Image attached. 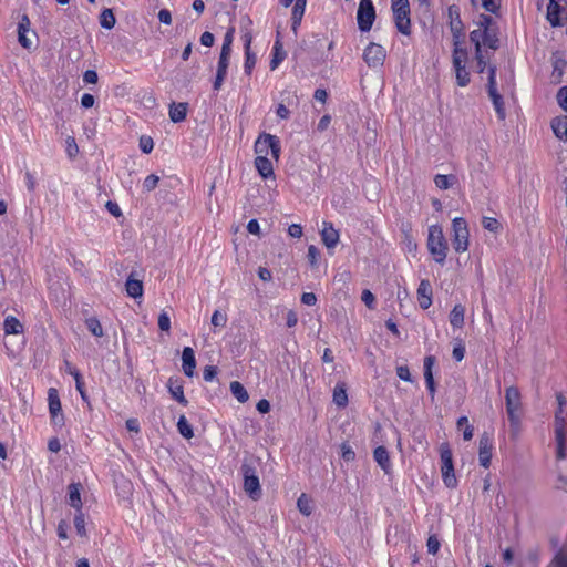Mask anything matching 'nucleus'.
<instances>
[{"instance_id":"nucleus-54","label":"nucleus","mask_w":567,"mask_h":567,"mask_svg":"<svg viewBox=\"0 0 567 567\" xmlns=\"http://www.w3.org/2000/svg\"><path fill=\"white\" fill-rule=\"evenodd\" d=\"M482 7L491 12V13H497L498 9H499V4L497 3L496 0H482Z\"/></svg>"},{"instance_id":"nucleus-51","label":"nucleus","mask_w":567,"mask_h":567,"mask_svg":"<svg viewBox=\"0 0 567 567\" xmlns=\"http://www.w3.org/2000/svg\"><path fill=\"white\" fill-rule=\"evenodd\" d=\"M227 322L226 315L221 313L218 310H215L212 316V324L215 327H224Z\"/></svg>"},{"instance_id":"nucleus-29","label":"nucleus","mask_w":567,"mask_h":567,"mask_svg":"<svg viewBox=\"0 0 567 567\" xmlns=\"http://www.w3.org/2000/svg\"><path fill=\"white\" fill-rule=\"evenodd\" d=\"M465 309L462 305H455L450 313V323L453 328H462L464 324Z\"/></svg>"},{"instance_id":"nucleus-64","label":"nucleus","mask_w":567,"mask_h":567,"mask_svg":"<svg viewBox=\"0 0 567 567\" xmlns=\"http://www.w3.org/2000/svg\"><path fill=\"white\" fill-rule=\"evenodd\" d=\"M301 302L306 306H315L317 302V297L312 292H303L301 296Z\"/></svg>"},{"instance_id":"nucleus-59","label":"nucleus","mask_w":567,"mask_h":567,"mask_svg":"<svg viewBox=\"0 0 567 567\" xmlns=\"http://www.w3.org/2000/svg\"><path fill=\"white\" fill-rule=\"evenodd\" d=\"M482 224H483L484 228H486L491 231H495L499 226L497 219L492 218V217H484Z\"/></svg>"},{"instance_id":"nucleus-2","label":"nucleus","mask_w":567,"mask_h":567,"mask_svg":"<svg viewBox=\"0 0 567 567\" xmlns=\"http://www.w3.org/2000/svg\"><path fill=\"white\" fill-rule=\"evenodd\" d=\"M241 474L244 477V489L252 499H259L261 487L257 474V460L254 457L245 458L241 464Z\"/></svg>"},{"instance_id":"nucleus-3","label":"nucleus","mask_w":567,"mask_h":567,"mask_svg":"<svg viewBox=\"0 0 567 567\" xmlns=\"http://www.w3.org/2000/svg\"><path fill=\"white\" fill-rule=\"evenodd\" d=\"M506 412L512 432L516 435L520 427L522 396L516 386H508L505 390Z\"/></svg>"},{"instance_id":"nucleus-7","label":"nucleus","mask_w":567,"mask_h":567,"mask_svg":"<svg viewBox=\"0 0 567 567\" xmlns=\"http://www.w3.org/2000/svg\"><path fill=\"white\" fill-rule=\"evenodd\" d=\"M440 454L442 463L441 472L443 482L446 487L454 488L457 484V481L454 473L452 452L447 444H443L441 446Z\"/></svg>"},{"instance_id":"nucleus-37","label":"nucleus","mask_w":567,"mask_h":567,"mask_svg":"<svg viewBox=\"0 0 567 567\" xmlns=\"http://www.w3.org/2000/svg\"><path fill=\"white\" fill-rule=\"evenodd\" d=\"M483 44L489 49L496 50L498 48V38L494 29L483 30Z\"/></svg>"},{"instance_id":"nucleus-8","label":"nucleus","mask_w":567,"mask_h":567,"mask_svg":"<svg viewBox=\"0 0 567 567\" xmlns=\"http://www.w3.org/2000/svg\"><path fill=\"white\" fill-rule=\"evenodd\" d=\"M280 141L276 135L264 133L255 143V152L257 156H268L269 152L275 159L279 158L280 155Z\"/></svg>"},{"instance_id":"nucleus-56","label":"nucleus","mask_w":567,"mask_h":567,"mask_svg":"<svg viewBox=\"0 0 567 567\" xmlns=\"http://www.w3.org/2000/svg\"><path fill=\"white\" fill-rule=\"evenodd\" d=\"M99 80V75L94 70H86L83 74V81L86 84H95Z\"/></svg>"},{"instance_id":"nucleus-40","label":"nucleus","mask_w":567,"mask_h":567,"mask_svg":"<svg viewBox=\"0 0 567 567\" xmlns=\"http://www.w3.org/2000/svg\"><path fill=\"white\" fill-rule=\"evenodd\" d=\"M483 30L481 28L473 30L470 33L471 42L475 45V55H480V51L482 50V43H483Z\"/></svg>"},{"instance_id":"nucleus-30","label":"nucleus","mask_w":567,"mask_h":567,"mask_svg":"<svg viewBox=\"0 0 567 567\" xmlns=\"http://www.w3.org/2000/svg\"><path fill=\"white\" fill-rule=\"evenodd\" d=\"M306 3L307 2H300V1L296 0V3L293 6V8H292V16H291L292 25H291V29L295 32L297 31V28L300 25V22L302 20L303 14H305Z\"/></svg>"},{"instance_id":"nucleus-10","label":"nucleus","mask_w":567,"mask_h":567,"mask_svg":"<svg viewBox=\"0 0 567 567\" xmlns=\"http://www.w3.org/2000/svg\"><path fill=\"white\" fill-rule=\"evenodd\" d=\"M375 20V9L372 0H360L357 11L358 28L361 32L371 30Z\"/></svg>"},{"instance_id":"nucleus-6","label":"nucleus","mask_w":567,"mask_h":567,"mask_svg":"<svg viewBox=\"0 0 567 567\" xmlns=\"http://www.w3.org/2000/svg\"><path fill=\"white\" fill-rule=\"evenodd\" d=\"M391 8L398 31L404 35H410L411 20L409 1H393L391 2Z\"/></svg>"},{"instance_id":"nucleus-33","label":"nucleus","mask_w":567,"mask_h":567,"mask_svg":"<svg viewBox=\"0 0 567 567\" xmlns=\"http://www.w3.org/2000/svg\"><path fill=\"white\" fill-rule=\"evenodd\" d=\"M551 128L559 140L567 138V120L554 118Z\"/></svg>"},{"instance_id":"nucleus-16","label":"nucleus","mask_w":567,"mask_h":567,"mask_svg":"<svg viewBox=\"0 0 567 567\" xmlns=\"http://www.w3.org/2000/svg\"><path fill=\"white\" fill-rule=\"evenodd\" d=\"M417 300L422 309H427L432 305V286L427 279L421 280L417 288Z\"/></svg>"},{"instance_id":"nucleus-43","label":"nucleus","mask_w":567,"mask_h":567,"mask_svg":"<svg viewBox=\"0 0 567 567\" xmlns=\"http://www.w3.org/2000/svg\"><path fill=\"white\" fill-rule=\"evenodd\" d=\"M74 527H75L79 536H81V537L86 536L85 519H84V514L82 513V511H78V513L74 517Z\"/></svg>"},{"instance_id":"nucleus-5","label":"nucleus","mask_w":567,"mask_h":567,"mask_svg":"<svg viewBox=\"0 0 567 567\" xmlns=\"http://www.w3.org/2000/svg\"><path fill=\"white\" fill-rule=\"evenodd\" d=\"M452 231H453V248L456 252H465L468 249V238L470 231L467 227V223L462 217H456L452 220Z\"/></svg>"},{"instance_id":"nucleus-38","label":"nucleus","mask_w":567,"mask_h":567,"mask_svg":"<svg viewBox=\"0 0 567 567\" xmlns=\"http://www.w3.org/2000/svg\"><path fill=\"white\" fill-rule=\"evenodd\" d=\"M549 567H567V545L557 551Z\"/></svg>"},{"instance_id":"nucleus-11","label":"nucleus","mask_w":567,"mask_h":567,"mask_svg":"<svg viewBox=\"0 0 567 567\" xmlns=\"http://www.w3.org/2000/svg\"><path fill=\"white\" fill-rule=\"evenodd\" d=\"M487 91H488V95L493 102V105H494V109H495V112H496L498 118L504 120L506 113H505L503 96L498 93L497 87H496V68L495 66L488 68Z\"/></svg>"},{"instance_id":"nucleus-12","label":"nucleus","mask_w":567,"mask_h":567,"mask_svg":"<svg viewBox=\"0 0 567 567\" xmlns=\"http://www.w3.org/2000/svg\"><path fill=\"white\" fill-rule=\"evenodd\" d=\"M385 50L382 45L371 42L363 51V60L369 68H379L385 60Z\"/></svg>"},{"instance_id":"nucleus-39","label":"nucleus","mask_w":567,"mask_h":567,"mask_svg":"<svg viewBox=\"0 0 567 567\" xmlns=\"http://www.w3.org/2000/svg\"><path fill=\"white\" fill-rule=\"evenodd\" d=\"M85 324L87 330L95 337H102L103 336V328L100 323V321L95 318H87L85 320Z\"/></svg>"},{"instance_id":"nucleus-22","label":"nucleus","mask_w":567,"mask_h":567,"mask_svg":"<svg viewBox=\"0 0 567 567\" xmlns=\"http://www.w3.org/2000/svg\"><path fill=\"white\" fill-rule=\"evenodd\" d=\"M333 403L338 408H346L348 405L347 385L344 382H338L333 389Z\"/></svg>"},{"instance_id":"nucleus-1","label":"nucleus","mask_w":567,"mask_h":567,"mask_svg":"<svg viewBox=\"0 0 567 567\" xmlns=\"http://www.w3.org/2000/svg\"><path fill=\"white\" fill-rule=\"evenodd\" d=\"M427 249L435 262L443 265L447 256V241L440 225L429 227Z\"/></svg>"},{"instance_id":"nucleus-61","label":"nucleus","mask_w":567,"mask_h":567,"mask_svg":"<svg viewBox=\"0 0 567 567\" xmlns=\"http://www.w3.org/2000/svg\"><path fill=\"white\" fill-rule=\"evenodd\" d=\"M214 41H215V37L212 32L209 31H205L202 35H200V43L204 45V47H212L214 44Z\"/></svg>"},{"instance_id":"nucleus-55","label":"nucleus","mask_w":567,"mask_h":567,"mask_svg":"<svg viewBox=\"0 0 567 567\" xmlns=\"http://www.w3.org/2000/svg\"><path fill=\"white\" fill-rule=\"evenodd\" d=\"M557 101L559 105L567 112V86L559 89L557 93Z\"/></svg>"},{"instance_id":"nucleus-18","label":"nucleus","mask_w":567,"mask_h":567,"mask_svg":"<svg viewBox=\"0 0 567 567\" xmlns=\"http://www.w3.org/2000/svg\"><path fill=\"white\" fill-rule=\"evenodd\" d=\"M183 371L187 377H193L196 368L194 350L185 347L182 352Z\"/></svg>"},{"instance_id":"nucleus-45","label":"nucleus","mask_w":567,"mask_h":567,"mask_svg":"<svg viewBox=\"0 0 567 567\" xmlns=\"http://www.w3.org/2000/svg\"><path fill=\"white\" fill-rule=\"evenodd\" d=\"M340 449H341V457L346 462H352L355 458V453L350 444L342 443Z\"/></svg>"},{"instance_id":"nucleus-49","label":"nucleus","mask_w":567,"mask_h":567,"mask_svg":"<svg viewBox=\"0 0 567 567\" xmlns=\"http://www.w3.org/2000/svg\"><path fill=\"white\" fill-rule=\"evenodd\" d=\"M493 24H494V20L492 17H489L487 14H481L478 17L477 25L482 30H491V29H493Z\"/></svg>"},{"instance_id":"nucleus-19","label":"nucleus","mask_w":567,"mask_h":567,"mask_svg":"<svg viewBox=\"0 0 567 567\" xmlns=\"http://www.w3.org/2000/svg\"><path fill=\"white\" fill-rule=\"evenodd\" d=\"M188 104L185 102L172 103L169 105L168 115L173 123H181L186 118Z\"/></svg>"},{"instance_id":"nucleus-57","label":"nucleus","mask_w":567,"mask_h":567,"mask_svg":"<svg viewBox=\"0 0 567 567\" xmlns=\"http://www.w3.org/2000/svg\"><path fill=\"white\" fill-rule=\"evenodd\" d=\"M396 374L403 381H408V382L412 381L410 370H409V368L406 365L398 367L396 368Z\"/></svg>"},{"instance_id":"nucleus-42","label":"nucleus","mask_w":567,"mask_h":567,"mask_svg":"<svg viewBox=\"0 0 567 567\" xmlns=\"http://www.w3.org/2000/svg\"><path fill=\"white\" fill-rule=\"evenodd\" d=\"M257 62L256 54L252 51H245L244 71L250 75Z\"/></svg>"},{"instance_id":"nucleus-26","label":"nucleus","mask_w":567,"mask_h":567,"mask_svg":"<svg viewBox=\"0 0 567 567\" xmlns=\"http://www.w3.org/2000/svg\"><path fill=\"white\" fill-rule=\"evenodd\" d=\"M3 330L6 334H19L23 332V326L13 316H8L3 322Z\"/></svg>"},{"instance_id":"nucleus-31","label":"nucleus","mask_w":567,"mask_h":567,"mask_svg":"<svg viewBox=\"0 0 567 567\" xmlns=\"http://www.w3.org/2000/svg\"><path fill=\"white\" fill-rule=\"evenodd\" d=\"M230 392L237 399V401L240 402V403H245L249 399L247 390L238 381H233L230 383Z\"/></svg>"},{"instance_id":"nucleus-48","label":"nucleus","mask_w":567,"mask_h":567,"mask_svg":"<svg viewBox=\"0 0 567 567\" xmlns=\"http://www.w3.org/2000/svg\"><path fill=\"white\" fill-rule=\"evenodd\" d=\"M65 143H66V153H68L69 157H71V158L75 157L79 153V147L75 142V138L72 136H69L66 138Z\"/></svg>"},{"instance_id":"nucleus-62","label":"nucleus","mask_w":567,"mask_h":567,"mask_svg":"<svg viewBox=\"0 0 567 567\" xmlns=\"http://www.w3.org/2000/svg\"><path fill=\"white\" fill-rule=\"evenodd\" d=\"M95 103V97L90 94V93H84L81 97V105L84 107V109H90L94 105Z\"/></svg>"},{"instance_id":"nucleus-32","label":"nucleus","mask_w":567,"mask_h":567,"mask_svg":"<svg viewBox=\"0 0 567 567\" xmlns=\"http://www.w3.org/2000/svg\"><path fill=\"white\" fill-rule=\"evenodd\" d=\"M116 23V19H115V16L112 11V9H104L101 14H100V24L102 28L106 29V30H111L114 28Z\"/></svg>"},{"instance_id":"nucleus-23","label":"nucleus","mask_w":567,"mask_h":567,"mask_svg":"<svg viewBox=\"0 0 567 567\" xmlns=\"http://www.w3.org/2000/svg\"><path fill=\"white\" fill-rule=\"evenodd\" d=\"M373 457L375 462L380 465V467L388 473L389 470L391 468V462L388 450L384 446H378L373 452Z\"/></svg>"},{"instance_id":"nucleus-63","label":"nucleus","mask_w":567,"mask_h":567,"mask_svg":"<svg viewBox=\"0 0 567 567\" xmlns=\"http://www.w3.org/2000/svg\"><path fill=\"white\" fill-rule=\"evenodd\" d=\"M362 301L365 303L367 307L373 308L374 303V296L370 290H363L361 296Z\"/></svg>"},{"instance_id":"nucleus-41","label":"nucleus","mask_w":567,"mask_h":567,"mask_svg":"<svg viewBox=\"0 0 567 567\" xmlns=\"http://www.w3.org/2000/svg\"><path fill=\"white\" fill-rule=\"evenodd\" d=\"M556 441H557V458L563 460L565 458V450H564V443H565V434L563 433V429L558 427L555 430Z\"/></svg>"},{"instance_id":"nucleus-13","label":"nucleus","mask_w":567,"mask_h":567,"mask_svg":"<svg viewBox=\"0 0 567 567\" xmlns=\"http://www.w3.org/2000/svg\"><path fill=\"white\" fill-rule=\"evenodd\" d=\"M492 451H493V441L488 433L484 432L480 436V446H478V462L480 465L488 468L492 460Z\"/></svg>"},{"instance_id":"nucleus-14","label":"nucleus","mask_w":567,"mask_h":567,"mask_svg":"<svg viewBox=\"0 0 567 567\" xmlns=\"http://www.w3.org/2000/svg\"><path fill=\"white\" fill-rule=\"evenodd\" d=\"M48 404L49 412L54 424L61 425L63 423V416L60 414L61 412V401L59 398V393L54 388L49 389L48 391Z\"/></svg>"},{"instance_id":"nucleus-17","label":"nucleus","mask_w":567,"mask_h":567,"mask_svg":"<svg viewBox=\"0 0 567 567\" xmlns=\"http://www.w3.org/2000/svg\"><path fill=\"white\" fill-rule=\"evenodd\" d=\"M435 363V358L433 355H427L424 358V379L426 383V388L429 390L432 399L435 395V383L433 379L432 368Z\"/></svg>"},{"instance_id":"nucleus-50","label":"nucleus","mask_w":567,"mask_h":567,"mask_svg":"<svg viewBox=\"0 0 567 567\" xmlns=\"http://www.w3.org/2000/svg\"><path fill=\"white\" fill-rule=\"evenodd\" d=\"M440 540L437 539V537L435 535H431L429 538H427V543H426V547H427V551L432 555H435L439 549H440Z\"/></svg>"},{"instance_id":"nucleus-34","label":"nucleus","mask_w":567,"mask_h":567,"mask_svg":"<svg viewBox=\"0 0 567 567\" xmlns=\"http://www.w3.org/2000/svg\"><path fill=\"white\" fill-rule=\"evenodd\" d=\"M177 430L179 434L185 439H192L194 436V431L192 425L188 423L185 415H181L177 421Z\"/></svg>"},{"instance_id":"nucleus-9","label":"nucleus","mask_w":567,"mask_h":567,"mask_svg":"<svg viewBox=\"0 0 567 567\" xmlns=\"http://www.w3.org/2000/svg\"><path fill=\"white\" fill-rule=\"evenodd\" d=\"M449 25L453 37V47H462L464 38V24L461 19V10L456 4L447 8Z\"/></svg>"},{"instance_id":"nucleus-28","label":"nucleus","mask_w":567,"mask_h":567,"mask_svg":"<svg viewBox=\"0 0 567 567\" xmlns=\"http://www.w3.org/2000/svg\"><path fill=\"white\" fill-rule=\"evenodd\" d=\"M560 6L556 0H549L547 4V20L553 27L560 24L559 21Z\"/></svg>"},{"instance_id":"nucleus-24","label":"nucleus","mask_w":567,"mask_h":567,"mask_svg":"<svg viewBox=\"0 0 567 567\" xmlns=\"http://www.w3.org/2000/svg\"><path fill=\"white\" fill-rule=\"evenodd\" d=\"M81 484L72 483L69 485V505L75 508L76 511H81L82 501H81Z\"/></svg>"},{"instance_id":"nucleus-60","label":"nucleus","mask_w":567,"mask_h":567,"mask_svg":"<svg viewBox=\"0 0 567 567\" xmlns=\"http://www.w3.org/2000/svg\"><path fill=\"white\" fill-rule=\"evenodd\" d=\"M30 19L27 14H23L18 24V32H29L30 30Z\"/></svg>"},{"instance_id":"nucleus-25","label":"nucleus","mask_w":567,"mask_h":567,"mask_svg":"<svg viewBox=\"0 0 567 567\" xmlns=\"http://www.w3.org/2000/svg\"><path fill=\"white\" fill-rule=\"evenodd\" d=\"M286 51L284 50L280 40H277L272 48V58L270 61V69L276 70L279 64L286 59Z\"/></svg>"},{"instance_id":"nucleus-4","label":"nucleus","mask_w":567,"mask_h":567,"mask_svg":"<svg viewBox=\"0 0 567 567\" xmlns=\"http://www.w3.org/2000/svg\"><path fill=\"white\" fill-rule=\"evenodd\" d=\"M468 55L466 49L462 47L453 48L452 62L455 71L456 83L458 86L464 87L471 81L470 72L466 70V62Z\"/></svg>"},{"instance_id":"nucleus-52","label":"nucleus","mask_w":567,"mask_h":567,"mask_svg":"<svg viewBox=\"0 0 567 567\" xmlns=\"http://www.w3.org/2000/svg\"><path fill=\"white\" fill-rule=\"evenodd\" d=\"M217 375V368L215 365H206L203 370V379L206 382H212Z\"/></svg>"},{"instance_id":"nucleus-36","label":"nucleus","mask_w":567,"mask_h":567,"mask_svg":"<svg viewBox=\"0 0 567 567\" xmlns=\"http://www.w3.org/2000/svg\"><path fill=\"white\" fill-rule=\"evenodd\" d=\"M455 181L456 177L454 175L437 174L434 177L435 186L440 189H449Z\"/></svg>"},{"instance_id":"nucleus-27","label":"nucleus","mask_w":567,"mask_h":567,"mask_svg":"<svg viewBox=\"0 0 567 567\" xmlns=\"http://www.w3.org/2000/svg\"><path fill=\"white\" fill-rule=\"evenodd\" d=\"M126 292L132 298H140L143 296V282L137 279L128 277L125 284Z\"/></svg>"},{"instance_id":"nucleus-35","label":"nucleus","mask_w":567,"mask_h":567,"mask_svg":"<svg viewBox=\"0 0 567 567\" xmlns=\"http://www.w3.org/2000/svg\"><path fill=\"white\" fill-rule=\"evenodd\" d=\"M297 507L299 512L305 516H310L312 513L311 499L305 493L299 496L297 501Z\"/></svg>"},{"instance_id":"nucleus-44","label":"nucleus","mask_w":567,"mask_h":567,"mask_svg":"<svg viewBox=\"0 0 567 567\" xmlns=\"http://www.w3.org/2000/svg\"><path fill=\"white\" fill-rule=\"evenodd\" d=\"M158 182H159V177L157 175H155V174L148 175L143 182L144 192L150 193V192L154 190L157 187Z\"/></svg>"},{"instance_id":"nucleus-58","label":"nucleus","mask_w":567,"mask_h":567,"mask_svg":"<svg viewBox=\"0 0 567 567\" xmlns=\"http://www.w3.org/2000/svg\"><path fill=\"white\" fill-rule=\"evenodd\" d=\"M319 255H320L319 250L317 249L316 246L311 245V246L308 247L307 257H308V260L311 264V266H315L317 264Z\"/></svg>"},{"instance_id":"nucleus-21","label":"nucleus","mask_w":567,"mask_h":567,"mask_svg":"<svg viewBox=\"0 0 567 567\" xmlns=\"http://www.w3.org/2000/svg\"><path fill=\"white\" fill-rule=\"evenodd\" d=\"M255 166L262 178L274 176V167L267 156H257L255 159Z\"/></svg>"},{"instance_id":"nucleus-46","label":"nucleus","mask_w":567,"mask_h":567,"mask_svg":"<svg viewBox=\"0 0 567 567\" xmlns=\"http://www.w3.org/2000/svg\"><path fill=\"white\" fill-rule=\"evenodd\" d=\"M140 148L143 153L150 154L154 148V142L150 136H141L140 138Z\"/></svg>"},{"instance_id":"nucleus-20","label":"nucleus","mask_w":567,"mask_h":567,"mask_svg":"<svg viewBox=\"0 0 567 567\" xmlns=\"http://www.w3.org/2000/svg\"><path fill=\"white\" fill-rule=\"evenodd\" d=\"M167 388L173 399H175L178 403L183 405L188 404V401L184 395V389L181 382H178L177 380L169 379Z\"/></svg>"},{"instance_id":"nucleus-47","label":"nucleus","mask_w":567,"mask_h":567,"mask_svg":"<svg viewBox=\"0 0 567 567\" xmlns=\"http://www.w3.org/2000/svg\"><path fill=\"white\" fill-rule=\"evenodd\" d=\"M158 328L166 332L171 329V318L166 311H162L158 316Z\"/></svg>"},{"instance_id":"nucleus-15","label":"nucleus","mask_w":567,"mask_h":567,"mask_svg":"<svg viewBox=\"0 0 567 567\" xmlns=\"http://www.w3.org/2000/svg\"><path fill=\"white\" fill-rule=\"evenodd\" d=\"M321 239L327 248H334L339 243V231L333 227L332 223L324 221L321 229Z\"/></svg>"},{"instance_id":"nucleus-53","label":"nucleus","mask_w":567,"mask_h":567,"mask_svg":"<svg viewBox=\"0 0 567 567\" xmlns=\"http://www.w3.org/2000/svg\"><path fill=\"white\" fill-rule=\"evenodd\" d=\"M452 355L453 358L460 362L464 359V355H465V347L464 344L462 343V341L457 342L454 348H453V352H452Z\"/></svg>"}]
</instances>
